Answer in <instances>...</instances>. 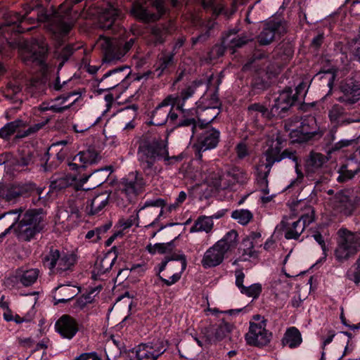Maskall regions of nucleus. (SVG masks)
I'll return each instance as SVG.
<instances>
[{
    "mask_svg": "<svg viewBox=\"0 0 360 360\" xmlns=\"http://www.w3.org/2000/svg\"><path fill=\"white\" fill-rule=\"evenodd\" d=\"M22 194V192L19 188L11 186L6 190L3 191L2 198L8 202L15 201Z\"/></svg>",
    "mask_w": 360,
    "mask_h": 360,
    "instance_id": "obj_58",
    "label": "nucleus"
},
{
    "mask_svg": "<svg viewBox=\"0 0 360 360\" xmlns=\"http://www.w3.org/2000/svg\"><path fill=\"white\" fill-rule=\"evenodd\" d=\"M231 217L241 225H247L253 218L252 213L245 209L236 210L232 212Z\"/></svg>",
    "mask_w": 360,
    "mask_h": 360,
    "instance_id": "obj_51",
    "label": "nucleus"
},
{
    "mask_svg": "<svg viewBox=\"0 0 360 360\" xmlns=\"http://www.w3.org/2000/svg\"><path fill=\"white\" fill-rule=\"evenodd\" d=\"M195 136H197V140L193 148L196 151L195 157L199 160H202L203 152L215 148L220 140L219 130L211 127L210 124L199 128Z\"/></svg>",
    "mask_w": 360,
    "mask_h": 360,
    "instance_id": "obj_8",
    "label": "nucleus"
},
{
    "mask_svg": "<svg viewBox=\"0 0 360 360\" xmlns=\"http://www.w3.org/2000/svg\"><path fill=\"white\" fill-rule=\"evenodd\" d=\"M229 48L227 45L224 44V39H222L221 44H217L213 46L210 52V59L214 60L217 58L222 56L224 53L225 49Z\"/></svg>",
    "mask_w": 360,
    "mask_h": 360,
    "instance_id": "obj_60",
    "label": "nucleus"
},
{
    "mask_svg": "<svg viewBox=\"0 0 360 360\" xmlns=\"http://www.w3.org/2000/svg\"><path fill=\"white\" fill-rule=\"evenodd\" d=\"M127 69V66H122L114 68L105 72L101 79L103 81L110 78L109 81L107 82L108 86L105 89H112L117 86L121 82H123L127 76V75L123 73V72Z\"/></svg>",
    "mask_w": 360,
    "mask_h": 360,
    "instance_id": "obj_29",
    "label": "nucleus"
},
{
    "mask_svg": "<svg viewBox=\"0 0 360 360\" xmlns=\"http://www.w3.org/2000/svg\"><path fill=\"white\" fill-rule=\"evenodd\" d=\"M237 32L238 30H232L224 37V44L227 45L229 49L240 48L250 40L245 36H236Z\"/></svg>",
    "mask_w": 360,
    "mask_h": 360,
    "instance_id": "obj_41",
    "label": "nucleus"
},
{
    "mask_svg": "<svg viewBox=\"0 0 360 360\" xmlns=\"http://www.w3.org/2000/svg\"><path fill=\"white\" fill-rule=\"evenodd\" d=\"M164 351L158 343H142L134 348L135 357L133 360H156Z\"/></svg>",
    "mask_w": 360,
    "mask_h": 360,
    "instance_id": "obj_18",
    "label": "nucleus"
},
{
    "mask_svg": "<svg viewBox=\"0 0 360 360\" xmlns=\"http://www.w3.org/2000/svg\"><path fill=\"white\" fill-rule=\"evenodd\" d=\"M137 160L146 176H153L160 172L159 162L172 165L182 160L181 155H169L167 140L157 138H143L139 142Z\"/></svg>",
    "mask_w": 360,
    "mask_h": 360,
    "instance_id": "obj_1",
    "label": "nucleus"
},
{
    "mask_svg": "<svg viewBox=\"0 0 360 360\" xmlns=\"http://www.w3.org/2000/svg\"><path fill=\"white\" fill-rule=\"evenodd\" d=\"M22 211L23 210L20 208L0 214V220L5 218L7 221L11 222L9 226L0 234L1 238L6 236L14 228L16 223L18 222L20 217V214L22 212Z\"/></svg>",
    "mask_w": 360,
    "mask_h": 360,
    "instance_id": "obj_46",
    "label": "nucleus"
},
{
    "mask_svg": "<svg viewBox=\"0 0 360 360\" xmlns=\"http://www.w3.org/2000/svg\"><path fill=\"white\" fill-rule=\"evenodd\" d=\"M22 123V121L21 120H15L7 123L0 129V137L4 139H8L21 126Z\"/></svg>",
    "mask_w": 360,
    "mask_h": 360,
    "instance_id": "obj_53",
    "label": "nucleus"
},
{
    "mask_svg": "<svg viewBox=\"0 0 360 360\" xmlns=\"http://www.w3.org/2000/svg\"><path fill=\"white\" fill-rule=\"evenodd\" d=\"M45 213L41 208L29 209L22 215L23 222H29L33 224L35 228L38 229L40 231L44 228V219Z\"/></svg>",
    "mask_w": 360,
    "mask_h": 360,
    "instance_id": "obj_30",
    "label": "nucleus"
},
{
    "mask_svg": "<svg viewBox=\"0 0 360 360\" xmlns=\"http://www.w3.org/2000/svg\"><path fill=\"white\" fill-rule=\"evenodd\" d=\"M328 161L324 155L319 153H310L305 162V171L307 174L316 173Z\"/></svg>",
    "mask_w": 360,
    "mask_h": 360,
    "instance_id": "obj_31",
    "label": "nucleus"
},
{
    "mask_svg": "<svg viewBox=\"0 0 360 360\" xmlns=\"http://www.w3.org/2000/svg\"><path fill=\"white\" fill-rule=\"evenodd\" d=\"M236 152L239 159H243L249 155V150L247 144L242 141L236 146Z\"/></svg>",
    "mask_w": 360,
    "mask_h": 360,
    "instance_id": "obj_63",
    "label": "nucleus"
},
{
    "mask_svg": "<svg viewBox=\"0 0 360 360\" xmlns=\"http://www.w3.org/2000/svg\"><path fill=\"white\" fill-rule=\"evenodd\" d=\"M79 205L75 200H69L65 205L59 209L57 221L63 224L65 229H72L80 219Z\"/></svg>",
    "mask_w": 360,
    "mask_h": 360,
    "instance_id": "obj_11",
    "label": "nucleus"
},
{
    "mask_svg": "<svg viewBox=\"0 0 360 360\" xmlns=\"http://www.w3.org/2000/svg\"><path fill=\"white\" fill-rule=\"evenodd\" d=\"M214 226L212 218L207 216H200L190 229L191 233L202 232L210 233Z\"/></svg>",
    "mask_w": 360,
    "mask_h": 360,
    "instance_id": "obj_45",
    "label": "nucleus"
},
{
    "mask_svg": "<svg viewBox=\"0 0 360 360\" xmlns=\"http://www.w3.org/2000/svg\"><path fill=\"white\" fill-rule=\"evenodd\" d=\"M198 108L199 106L198 105L197 109H184V112H181L184 114L183 118L176 123L177 127L191 126L192 132L191 138L194 137V136L198 134L199 128H202V127L205 126V124H210L211 122H212V121L216 118V117L218 115V113H217L212 115V118L207 120H202L198 118L197 121L194 117H190L189 116H193L195 115H198Z\"/></svg>",
    "mask_w": 360,
    "mask_h": 360,
    "instance_id": "obj_13",
    "label": "nucleus"
},
{
    "mask_svg": "<svg viewBox=\"0 0 360 360\" xmlns=\"http://www.w3.org/2000/svg\"><path fill=\"white\" fill-rule=\"evenodd\" d=\"M116 260V257H112L109 255L98 257L92 270V278L94 280L100 279V277L111 269Z\"/></svg>",
    "mask_w": 360,
    "mask_h": 360,
    "instance_id": "obj_25",
    "label": "nucleus"
},
{
    "mask_svg": "<svg viewBox=\"0 0 360 360\" xmlns=\"http://www.w3.org/2000/svg\"><path fill=\"white\" fill-rule=\"evenodd\" d=\"M231 324L223 321L215 329L214 336L207 337L206 341L209 343L219 341L224 339L231 331Z\"/></svg>",
    "mask_w": 360,
    "mask_h": 360,
    "instance_id": "obj_47",
    "label": "nucleus"
},
{
    "mask_svg": "<svg viewBox=\"0 0 360 360\" xmlns=\"http://www.w3.org/2000/svg\"><path fill=\"white\" fill-rule=\"evenodd\" d=\"M240 261H249L251 258H257L258 252L255 250V245L249 239H243L238 249Z\"/></svg>",
    "mask_w": 360,
    "mask_h": 360,
    "instance_id": "obj_43",
    "label": "nucleus"
},
{
    "mask_svg": "<svg viewBox=\"0 0 360 360\" xmlns=\"http://www.w3.org/2000/svg\"><path fill=\"white\" fill-rule=\"evenodd\" d=\"M172 243L148 244L146 249L151 255L165 254L171 250Z\"/></svg>",
    "mask_w": 360,
    "mask_h": 360,
    "instance_id": "obj_57",
    "label": "nucleus"
},
{
    "mask_svg": "<svg viewBox=\"0 0 360 360\" xmlns=\"http://www.w3.org/2000/svg\"><path fill=\"white\" fill-rule=\"evenodd\" d=\"M202 178L210 185L217 189H226L230 187V184L225 182V174L216 167L212 166L209 169L202 168Z\"/></svg>",
    "mask_w": 360,
    "mask_h": 360,
    "instance_id": "obj_22",
    "label": "nucleus"
},
{
    "mask_svg": "<svg viewBox=\"0 0 360 360\" xmlns=\"http://www.w3.org/2000/svg\"><path fill=\"white\" fill-rule=\"evenodd\" d=\"M258 322H250L249 330L245 334V340L249 345L262 347L270 342L271 333L266 329L265 320H259Z\"/></svg>",
    "mask_w": 360,
    "mask_h": 360,
    "instance_id": "obj_10",
    "label": "nucleus"
},
{
    "mask_svg": "<svg viewBox=\"0 0 360 360\" xmlns=\"http://www.w3.org/2000/svg\"><path fill=\"white\" fill-rule=\"evenodd\" d=\"M283 148V139L280 136H276V139L272 140V143L265 153L266 162L269 167L272 166L276 162L282 160L281 150Z\"/></svg>",
    "mask_w": 360,
    "mask_h": 360,
    "instance_id": "obj_27",
    "label": "nucleus"
},
{
    "mask_svg": "<svg viewBox=\"0 0 360 360\" xmlns=\"http://www.w3.org/2000/svg\"><path fill=\"white\" fill-rule=\"evenodd\" d=\"M265 167L266 170L264 172H257L256 181L259 191L263 194L267 195L269 193L268 176L270 172L271 166L269 167V163L266 162Z\"/></svg>",
    "mask_w": 360,
    "mask_h": 360,
    "instance_id": "obj_48",
    "label": "nucleus"
},
{
    "mask_svg": "<svg viewBox=\"0 0 360 360\" xmlns=\"http://www.w3.org/2000/svg\"><path fill=\"white\" fill-rule=\"evenodd\" d=\"M322 134L319 130L316 118L311 115L302 117L299 126L290 133L293 141L299 143L307 141L316 135L321 136Z\"/></svg>",
    "mask_w": 360,
    "mask_h": 360,
    "instance_id": "obj_9",
    "label": "nucleus"
},
{
    "mask_svg": "<svg viewBox=\"0 0 360 360\" xmlns=\"http://www.w3.org/2000/svg\"><path fill=\"white\" fill-rule=\"evenodd\" d=\"M100 158L101 157L96 150L88 149L77 154L73 158L72 162L69 164V167L72 170L85 168L97 163Z\"/></svg>",
    "mask_w": 360,
    "mask_h": 360,
    "instance_id": "obj_19",
    "label": "nucleus"
},
{
    "mask_svg": "<svg viewBox=\"0 0 360 360\" xmlns=\"http://www.w3.org/2000/svg\"><path fill=\"white\" fill-rule=\"evenodd\" d=\"M172 2L175 6L176 0ZM165 12L163 0H136L130 11L131 15L143 22L155 21Z\"/></svg>",
    "mask_w": 360,
    "mask_h": 360,
    "instance_id": "obj_6",
    "label": "nucleus"
},
{
    "mask_svg": "<svg viewBox=\"0 0 360 360\" xmlns=\"http://www.w3.org/2000/svg\"><path fill=\"white\" fill-rule=\"evenodd\" d=\"M136 39L134 37L122 36L112 38L101 36L98 44L103 53V64H115L122 61L124 56L132 49Z\"/></svg>",
    "mask_w": 360,
    "mask_h": 360,
    "instance_id": "obj_2",
    "label": "nucleus"
},
{
    "mask_svg": "<svg viewBox=\"0 0 360 360\" xmlns=\"http://www.w3.org/2000/svg\"><path fill=\"white\" fill-rule=\"evenodd\" d=\"M225 255L226 253L214 243L204 253L201 260L202 266L205 269L215 267L223 262Z\"/></svg>",
    "mask_w": 360,
    "mask_h": 360,
    "instance_id": "obj_23",
    "label": "nucleus"
},
{
    "mask_svg": "<svg viewBox=\"0 0 360 360\" xmlns=\"http://www.w3.org/2000/svg\"><path fill=\"white\" fill-rule=\"evenodd\" d=\"M98 15V26L103 30L113 29L116 21L122 17V11L114 4L108 3L103 8H98L94 13Z\"/></svg>",
    "mask_w": 360,
    "mask_h": 360,
    "instance_id": "obj_12",
    "label": "nucleus"
},
{
    "mask_svg": "<svg viewBox=\"0 0 360 360\" xmlns=\"http://www.w3.org/2000/svg\"><path fill=\"white\" fill-rule=\"evenodd\" d=\"M298 207L301 210L298 219L292 221L284 217L279 224L287 240H298L306 226L314 221V210L310 205L300 202Z\"/></svg>",
    "mask_w": 360,
    "mask_h": 360,
    "instance_id": "obj_3",
    "label": "nucleus"
},
{
    "mask_svg": "<svg viewBox=\"0 0 360 360\" xmlns=\"http://www.w3.org/2000/svg\"><path fill=\"white\" fill-rule=\"evenodd\" d=\"M176 52L162 50L158 58L155 72L158 77H160L169 67L174 64V58Z\"/></svg>",
    "mask_w": 360,
    "mask_h": 360,
    "instance_id": "obj_34",
    "label": "nucleus"
},
{
    "mask_svg": "<svg viewBox=\"0 0 360 360\" xmlns=\"http://www.w3.org/2000/svg\"><path fill=\"white\" fill-rule=\"evenodd\" d=\"M39 274V271L37 269H22L17 271L15 279L17 283L28 287L37 281Z\"/></svg>",
    "mask_w": 360,
    "mask_h": 360,
    "instance_id": "obj_33",
    "label": "nucleus"
},
{
    "mask_svg": "<svg viewBox=\"0 0 360 360\" xmlns=\"http://www.w3.org/2000/svg\"><path fill=\"white\" fill-rule=\"evenodd\" d=\"M345 115V109L338 104L333 105L328 114L330 121L340 123L342 124H347L354 122H359L360 120L350 118L344 119Z\"/></svg>",
    "mask_w": 360,
    "mask_h": 360,
    "instance_id": "obj_40",
    "label": "nucleus"
},
{
    "mask_svg": "<svg viewBox=\"0 0 360 360\" xmlns=\"http://www.w3.org/2000/svg\"><path fill=\"white\" fill-rule=\"evenodd\" d=\"M27 89L32 96L37 97L44 92L46 86L41 80L32 79Z\"/></svg>",
    "mask_w": 360,
    "mask_h": 360,
    "instance_id": "obj_56",
    "label": "nucleus"
},
{
    "mask_svg": "<svg viewBox=\"0 0 360 360\" xmlns=\"http://www.w3.org/2000/svg\"><path fill=\"white\" fill-rule=\"evenodd\" d=\"M202 4L205 9L211 8L216 15L222 13L224 9V5L217 4L216 0H202Z\"/></svg>",
    "mask_w": 360,
    "mask_h": 360,
    "instance_id": "obj_59",
    "label": "nucleus"
},
{
    "mask_svg": "<svg viewBox=\"0 0 360 360\" xmlns=\"http://www.w3.org/2000/svg\"><path fill=\"white\" fill-rule=\"evenodd\" d=\"M280 27V23L270 22L266 25L257 37L260 45H268L274 40L276 31Z\"/></svg>",
    "mask_w": 360,
    "mask_h": 360,
    "instance_id": "obj_37",
    "label": "nucleus"
},
{
    "mask_svg": "<svg viewBox=\"0 0 360 360\" xmlns=\"http://www.w3.org/2000/svg\"><path fill=\"white\" fill-rule=\"evenodd\" d=\"M314 239L320 245L321 250L323 251V257H321V260H326L327 257V252L328 250L326 247L324 238L323 236L320 233H316L313 235Z\"/></svg>",
    "mask_w": 360,
    "mask_h": 360,
    "instance_id": "obj_62",
    "label": "nucleus"
},
{
    "mask_svg": "<svg viewBox=\"0 0 360 360\" xmlns=\"http://www.w3.org/2000/svg\"><path fill=\"white\" fill-rule=\"evenodd\" d=\"M296 101L297 98L292 95V89L290 87L286 88L275 99L274 104L271 108V113L274 116L282 117L283 113L285 112Z\"/></svg>",
    "mask_w": 360,
    "mask_h": 360,
    "instance_id": "obj_14",
    "label": "nucleus"
},
{
    "mask_svg": "<svg viewBox=\"0 0 360 360\" xmlns=\"http://www.w3.org/2000/svg\"><path fill=\"white\" fill-rule=\"evenodd\" d=\"M74 95H76V94L71 93L66 96H58L55 99L51 100V112L54 113H61L69 109L75 103L76 99L69 104H66V103L68 99Z\"/></svg>",
    "mask_w": 360,
    "mask_h": 360,
    "instance_id": "obj_44",
    "label": "nucleus"
},
{
    "mask_svg": "<svg viewBox=\"0 0 360 360\" xmlns=\"http://www.w3.org/2000/svg\"><path fill=\"white\" fill-rule=\"evenodd\" d=\"M17 237L24 241H30L40 231L29 222H23V219L18 221L17 226L14 229Z\"/></svg>",
    "mask_w": 360,
    "mask_h": 360,
    "instance_id": "obj_28",
    "label": "nucleus"
},
{
    "mask_svg": "<svg viewBox=\"0 0 360 360\" xmlns=\"http://www.w3.org/2000/svg\"><path fill=\"white\" fill-rule=\"evenodd\" d=\"M172 97H166L153 111L150 122L155 126H162L167 122L168 104L172 103Z\"/></svg>",
    "mask_w": 360,
    "mask_h": 360,
    "instance_id": "obj_26",
    "label": "nucleus"
},
{
    "mask_svg": "<svg viewBox=\"0 0 360 360\" xmlns=\"http://www.w3.org/2000/svg\"><path fill=\"white\" fill-rule=\"evenodd\" d=\"M337 234L334 255L338 262L342 263L354 257L360 251V233L352 232L342 227Z\"/></svg>",
    "mask_w": 360,
    "mask_h": 360,
    "instance_id": "obj_4",
    "label": "nucleus"
},
{
    "mask_svg": "<svg viewBox=\"0 0 360 360\" xmlns=\"http://www.w3.org/2000/svg\"><path fill=\"white\" fill-rule=\"evenodd\" d=\"M165 205H166V201L162 198H154V199L147 200L145 201V202L142 205H139V208L137 210V212H136V214L135 217H134V216L130 217L127 220L122 221L121 225L124 229H129L133 226V224H134V221L136 219H139V213L142 210H143L148 207H160L161 210L159 212V214L154 219V221H153L150 224H148L149 226H153L155 223H157L160 220V218L163 214V212H164L163 208L165 207Z\"/></svg>",
    "mask_w": 360,
    "mask_h": 360,
    "instance_id": "obj_15",
    "label": "nucleus"
},
{
    "mask_svg": "<svg viewBox=\"0 0 360 360\" xmlns=\"http://www.w3.org/2000/svg\"><path fill=\"white\" fill-rule=\"evenodd\" d=\"M295 92L293 94V96H295L297 101H302L304 98L307 94V84L302 82L300 83L295 89Z\"/></svg>",
    "mask_w": 360,
    "mask_h": 360,
    "instance_id": "obj_64",
    "label": "nucleus"
},
{
    "mask_svg": "<svg viewBox=\"0 0 360 360\" xmlns=\"http://www.w3.org/2000/svg\"><path fill=\"white\" fill-rule=\"evenodd\" d=\"M342 96L338 100L347 105L354 104L360 100V82L349 79L340 86Z\"/></svg>",
    "mask_w": 360,
    "mask_h": 360,
    "instance_id": "obj_16",
    "label": "nucleus"
},
{
    "mask_svg": "<svg viewBox=\"0 0 360 360\" xmlns=\"http://www.w3.org/2000/svg\"><path fill=\"white\" fill-rule=\"evenodd\" d=\"M347 166L342 165L339 171V176L337 177V181L339 182H343L347 180L351 179L353 178L355 174L357 173V171H349L346 169Z\"/></svg>",
    "mask_w": 360,
    "mask_h": 360,
    "instance_id": "obj_61",
    "label": "nucleus"
},
{
    "mask_svg": "<svg viewBox=\"0 0 360 360\" xmlns=\"http://www.w3.org/2000/svg\"><path fill=\"white\" fill-rule=\"evenodd\" d=\"M110 195L101 193L94 195L86 202L85 212L89 216L102 214L109 203Z\"/></svg>",
    "mask_w": 360,
    "mask_h": 360,
    "instance_id": "obj_21",
    "label": "nucleus"
},
{
    "mask_svg": "<svg viewBox=\"0 0 360 360\" xmlns=\"http://www.w3.org/2000/svg\"><path fill=\"white\" fill-rule=\"evenodd\" d=\"M56 330L63 338L71 340L78 331L77 321L70 316L63 315L55 324Z\"/></svg>",
    "mask_w": 360,
    "mask_h": 360,
    "instance_id": "obj_20",
    "label": "nucleus"
},
{
    "mask_svg": "<svg viewBox=\"0 0 360 360\" xmlns=\"http://www.w3.org/2000/svg\"><path fill=\"white\" fill-rule=\"evenodd\" d=\"M139 107L136 104H132L130 105H128L123 108L121 110V112L124 115H126L129 116V117L131 119L124 126L123 128V130L129 131L132 130L134 129L136 124L134 122V119L137 116V111H138Z\"/></svg>",
    "mask_w": 360,
    "mask_h": 360,
    "instance_id": "obj_49",
    "label": "nucleus"
},
{
    "mask_svg": "<svg viewBox=\"0 0 360 360\" xmlns=\"http://www.w3.org/2000/svg\"><path fill=\"white\" fill-rule=\"evenodd\" d=\"M169 34V30L164 25H155L152 30L149 36V44L158 46L165 42L167 36Z\"/></svg>",
    "mask_w": 360,
    "mask_h": 360,
    "instance_id": "obj_39",
    "label": "nucleus"
},
{
    "mask_svg": "<svg viewBox=\"0 0 360 360\" xmlns=\"http://www.w3.org/2000/svg\"><path fill=\"white\" fill-rule=\"evenodd\" d=\"M262 284L259 283H255L249 286H245L240 292L248 297L252 298V300H257L262 293Z\"/></svg>",
    "mask_w": 360,
    "mask_h": 360,
    "instance_id": "obj_54",
    "label": "nucleus"
},
{
    "mask_svg": "<svg viewBox=\"0 0 360 360\" xmlns=\"http://www.w3.org/2000/svg\"><path fill=\"white\" fill-rule=\"evenodd\" d=\"M104 171H107L106 168H102L99 169H95L94 172H91L89 175L83 177L81 179L82 183H85L89 178H91V180H95L94 188L97 187L101 184H103L107 179L106 176H100L101 172Z\"/></svg>",
    "mask_w": 360,
    "mask_h": 360,
    "instance_id": "obj_55",
    "label": "nucleus"
},
{
    "mask_svg": "<svg viewBox=\"0 0 360 360\" xmlns=\"http://www.w3.org/2000/svg\"><path fill=\"white\" fill-rule=\"evenodd\" d=\"M238 234L234 229L228 231L221 239L215 243L217 246L223 250L226 254L234 249L238 244Z\"/></svg>",
    "mask_w": 360,
    "mask_h": 360,
    "instance_id": "obj_36",
    "label": "nucleus"
},
{
    "mask_svg": "<svg viewBox=\"0 0 360 360\" xmlns=\"http://www.w3.org/2000/svg\"><path fill=\"white\" fill-rule=\"evenodd\" d=\"M75 290L68 285H60L56 287L53 292L54 304L66 303L73 299L76 295Z\"/></svg>",
    "mask_w": 360,
    "mask_h": 360,
    "instance_id": "obj_32",
    "label": "nucleus"
},
{
    "mask_svg": "<svg viewBox=\"0 0 360 360\" xmlns=\"http://www.w3.org/2000/svg\"><path fill=\"white\" fill-rule=\"evenodd\" d=\"M249 179L248 174L243 169L236 167L225 174V182L230 184V186L234 183L243 184Z\"/></svg>",
    "mask_w": 360,
    "mask_h": 360,
    "instance_id": "obj_42",
    "label": "nucleus"
},
{
    "mask_svg": "<svg viewBox=\"0 0 360 360\" xmlns=\"http://www.w3.org/2000/svg\"><path fill=\"white\" fill-rule=\"evenodd\" d=\"M302 342V335L295 327H290L285 331L282 343L291 349L299 347Z\"/></svg>",
    "mask_w": 360,
    "mask_h": 360,
    "instance_id": "obj_38",
    "label": "nucleus"
},
{
    "mask_svg": "<svg viewBox=\"0 0 360 360\" xmlns=\"http://www.w3.org/2000/svg\"><path fill=\"white\" fill-rule=\"evenodd\" d=\"M333 205L338 212L350 215L356 207L355 198L349 190L340 191L335 195Z\"/></svg>",
    "mask_w": 360,
    "mask_h": 360,
    "instance_id": "obj_17",
    "label": "nucleus"
},
{
    "mask_svg": "<svg viewBox=\"0 0 360 360\" xmlns=\"http://www.w3.org/2000/svg\"><path fill=\"white\" fill-rule=\"evenodd\" d=\"M196 87L194 85L186 86L182 89L179 95H169L167 97H172V103L176 104V109L181 112H184V105L186 101L192 97L195 92Z\"/></svg>",
    "mask_w": 360,
    "mask_h": 360,
    "instance_id": "obj_35",
    "label": "nucleus"
},
{
    "mask_svg": "<svg viewBox=\"0 0 360 360\" xmlns=\"http://www.w3.org/2000/svg\"><path fill=\"white\" fill-rule=\"evenodd\" d=\"M75 178L65 175L53 176L51 181V188L54 190H62L70 186Z\"/></svg>",
    "mask_w": 360,
    "mask_h": 360,
    "instance_id": "obj_50",
    "label": "nucleus"
},
{
    "mask_svg": "<svg viewBox=\"0 0 360 360\" xmlns=\"http://www.w3.org/2000/svg\"><path fill=\"white\" fill-rule=\"evenodd\" d=\"M178 259L181 261V269L180 272L174 274L169 279L164 278L159 275V279L167 286H170L179 281L181 277L182 272L186 268L187 262L185 255H180Z\"/></svg>",
    "mask_w": 360,
    "mask_h": 360,
    "instance_id": "obj_52",
    "label": "nucleus"
},
{
    "mask_svg": "<svg viewBox=\"0 0 360 360\" xmlns=\"http://www.w3.org/2000/svg\"><path fill=\"white\" fill-rule=\"evenodd\" d=\"M77 262V256L73 253L60 252L53 247L44 254L43 263L53 273L62 274L71 270Z\"/></svg>",
    "mask_w": 360,
    "mask_h": 360,
    "instance_id": "obj_7",
    "label": "nucleus"
},
{
    "mask_svg": "<svg viewBox=\"0 0 360 360\" xmlns=\"http://www.w3.org/2000/svg\"><path fill=\"white\" fill-rule=\"evenodd\" d=\"M145 184L142 177L138 174L129 175L120 183L118 189L112 194L116 205L126 207L131 203L143 188Z\"/></svg>",
    "mask_w": 360,
    "mask_h": 360,
    "instance_id": "obj_5",
    "label": "nucleus"
},
{
    "mask_svg": "<svg viewBox=\"0 0 360 360\" xmlns=\"http://www.w3.org/2000/svg\"><path fill=\"white\" fill-rule=\"evenodd\" d=\"M27 49L25 51L26 56H23L25 62L32 61L38 64H42L47 53V48L45 44L39 45L37 43H32L30 50L28 49V43L25 41Z\"/></svg>",
    "mask_w": 360,
    "mask_h": 360,
    "instance_id": "obj_24",
    "label": "nucleus"
}]
</instances>
